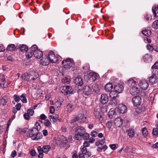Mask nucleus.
Listing matches in <instances>:
<instances>
[{"label":"nucleus","instance_id":"nucleus-61","mask_svg":"<svg viewBox=\"0 0 158 158\" xmlns=\"http://www.w3.org/2000/svg\"><path fill=\"white\" fill-rule=\"evenodd\" d=\"M89 144L88 142L85 141L83 143L84 147L86 148L87 147H89Z\"/></svg>","mask_w":158,"mask_h":158},{"label":"nucleus","instance_id":"nucleus-47","mask_svg":"<svg viewBox=\"0 0 158 158\" xmlns=\"http://www.w3.org/2000/svg\"><path fill=\"white\" fill-rule=\"evenodd\" d=\"M13 97L15 101L17 102H19L20 100V98L17 95H14Z\"/></svg>","mask_w":158,"mask_h":158},{"label":"nucleus","instance_id":"nucleus-50","mask_svg":"<svg viewBox=\"0 0 158 158\" xmlns=\"http://www.w3.org/2000/svg\"><path fill=\"white\" fill-rule=\"evenodd\" d=\"M44 124L46 127H49L51 125V123L48 119H46L44 121Z\"/></svg>","mask_w":158,"mask_h":158},{"label":"nucleus","instance_id":"nucleus-1","mask_svg":"<svg viewBox=\"0 0 158 158\" xmlns=\"http://www.w3.org/2000/svg\"><path fill=\"white\" fill-rule=\"evenodd\" d=\"M27 135L31 137L33 140H37L42 137L41 134L38 132L37 130L35 128L29 130L27 131Z\"/></svg>","mask_w":158,"mask_h":158},{"label":"nucleus","instance_id":"nucleus-58","mask_svg":"<svg viewBox=\"0 0 158 158\" xmlns=\"http://www.w3.org/2000/svg\"><path fill=\"white\" fill-rule=\"evenodd\" d=\"M82 153L85 154L87 152V150L86 148L85 147H83L81 149Z\"/></svg>","mask_w":158,"mask_h":158},{"label":"nucleus","instance_id":"nucleus-17","mask_svg":"<svg viewBox=\"0 0 158 158\" xmlns=\"http://www.w3.org/2000/svg\"><path fill=\"white\" fill-rule=\"evenodd\" d=\"M130 92L131 94L132 95H134L139 93V90L137 87L133 86L130 89Z\"/></svg>","mask_w":158,"mask_h":158},{"label":"nucleus","instance_id":"nucleus-53","mask_svg":"<svg viewBox=\"0 0 158 158\" xmlns=\"http://www.w3.org/2000/svg\"><path fill=\"white\" fill-rule=\"evenodd\" d=\"M147 48L150 52H152L154 49V47L151 45L148 44L147 45Z\"/></svg>","mask_w":158,"mask_h":158},{"label":"nucleus","instance_id":"nucleus-54","mask_svg":"<svg viewBox=\"0 0 158 158\" xmlns=\"http://www.w3.org/2000/svg\"><path fill=\"white\" fill-rule=\"evenodd\" d=\"M112 122L111 121H109L106 124V127L108 128H110L112 126Z\"/></svg>","mask_w":158,"mask_h":158},{"label":"nucleus","instance_id":"nucleus-9","mask_svg":"<svg viewBox=\"0 0 158 158\" xmlns=\"http://www.w3.org/2000/svg\"><path fill=\"white\" fill-rule=\"evenodd\" d=\"M154 72V70L152 72L153 73L152 75L150 77L149 79V82L152 84H154L156 83L158 81V77L156 75V74Z\"/></svg>","mask_w":158,"mask_h":158},{"label":"nucleus","instance_id":"nucleus-44","mask_svg":"<svg viewBox=\"0 0 158 158\" xmlns=\"http://www.w3.org/2000/svg\"><path fill=\"white\" fill-rule=\"evenodd\" d=\"M111 103L112 105L115 106L118 103V102L115 98H112L111 100Z\"/></svg>","mask_w":158,"mask_h":158},{"label":"nucleus","instance_id":"nucleus-46","mask_svg":"<svg viewBox=\"0 0 158 158\" xmlns=\"http://www.w3.org/2000/svg\"><path fill=\"white\" fill-rule=\"evenodd\" d=\"M49 118L52 122L55 123L57 121L56 119L55 118V117H54V116L53 115H50L49 117Z\"/></svg>","mask_w":158,"mask_h":158},{"label":"nucleus","instance_id":"nucleus-56","mask_svg":"<svg viewBox=\"0 0 158 158\" xmlns=\"http://www.w3.org/2000/svg\"><path fill=\"white\" fill-rule=\"evenodd\" d=\"M55 111L54 107L52 106H50V112L51 114H53Z\"/></svg>","mask_w":158,"mask_h":158},{"label":"nucleus","instance_id":"nucleus-35","mask_svg":"<svg viewBox=\"0 0 158 158\" xmlns=\"http://www.w3.org/2000/svg\"><path fill=\"white\" fill-rule=\"evenodd\" d=\"M142 32L143 34L147 36H150L151 33V30L146 29L143 30Z\"/></svg>","mask_w":158,"mask_h":158},{"label":"nucleus","instance_id":"nucleus-16","mask_svg":"<svg viewBox=\"0 0 158 158\" xmlns=\"http://www.w3.org/2000/svg\"><path fill=\"white\" fill-rule=\"evenodd\" d=\"M108 96L105 94H102L100 99V101L102 104H105L108 101Z\"/></svg>","mask_w":158,"mask_h":158},{"label":"nucleus","instance_id":"nucleus-28","mask_svg":"<svg viewBox=\"0 0 158 158\" xmlns=\"http://www.w3.org/2000/svg\"><path fill=\"white\" fill-rule=\"evenodd\" d=\"M118 93L116 91H111L109 94L110 97L112 98H115L117 96Z\"/></svg>","mask_w":158,"mask_h":158},{"label":"nucleus","instance_id":"nucleus-55","mask_svg":"<svg viewBox=\"0 0 158 158\" xmlns=\"http://www.w3.org/2000/svg\"><path fill=\"white\" fill-rule=\"evenodd\" d=\"M98 135V133L95 131H92L91 133V135L92 137H96Z\"/></svg>","mask_w":158,"mask_h":158},{"label":"nucleus","instance_id":"nucleus-38","mask_svg":"<svg viewBox=\"0 0 158 158\" xmlns=\"http://www.w3.org/2000/svg\"><path fill=\"white\" fill-rule=\"evenodd\" d=\"M26 94H24L20 96V100L23 103H26L27 102V100L26 98Z\"/></svg>","mask_w":158,"mask_h":158},{"label":"nucleus","instance_id":"nucleus-10","mask_svg":"<svg viewBox=\"0 0 158 158\" xmlns=\"http://www.w3.org/2000/svg\"><path fill=\"white\" fill-rule=\"evenodd\" d=\"M132 102L134 105L136 106L140 105L141 102V98L140 96H135L132 98Z\"/></svg>","mask_w":158,"mask_h":158},{"label":"nucleus","instance_id":"nucleus-29","mask_svg":"<svg viewBox=\"0 0 158 158\" xmlns=\"http://www.w3.org/2000/svg\"><path fill=\"white\" fill-rule=\"evenodd\" d=\"M16 48V46L15 44H11L8 45L6 48V50L9 51H13Z\"/></svg>","mask_w":158,"mask_h":158},{"label":"nucleus","instance_id":"nucleus-41","mask_svg":"<svg viewBox=\"0 0 158 158\" xmlns=\"http://www.w3.org/2000/svg\"><path fill=\"white\" fill-rule=\"evenodd\" d=\"M94 114H98V119L100 123H102L103 120V118L102 117V116L100 114H99V112L98 111H95L94 112Z\"/></svg>","mask_w":158,"mask_h":158},{"label":"nucleus","instance_id":"nucleus-45","mask_svg":"<svg viewBox=\"0 0 158 158\" xmlns=\"http://www.w3.org/2000/svg\"><path fill=\"white\" fill-rule=\"evenodd\" d=\"M143 135L144 137H146L148 135V131L147 129L145 127L143 128L142 130Z\"/></svg>","mask_w":158,"mask_h":158},{"label":"nucleus","instance_id":"nucleus-19","mask_svg":"<svg viewBox=\"0 0 158 158\" xmlns=\"http://www.w3.org/2000/svg\"><path fill=\"white\" fill-rule=\"evenodd\" d=\"M8 102V99L7 97L6 96H4L0 99V104L4 106L6 105Z\"/></svg>","mask_w":158,"mask_h":158},{"label":"nucleus","instance_id":"nucleus-62","mask_svg":"<svg viewBox=\"0 0 158 158\" xmlns=\"http://www.w3.org/2000/svg\"><path fill=\"white\" fill-rule=\"evenodd\" d=\"M5 49L4 46L0 44V52L4 51Z\"/></svg>","mask_w":158,"mask_h":158},{"label":"nucleus","instance_id":"nucleus-25","mask_svg":"<svg viewBox=\"0 0 158 158\" xmlns=\"http://www.w3.org/2000/svg\"><path fill=\"white\" fill-rule=\"evenodd\" d=\"M51 148L50 146L49 145H45L41 148V151L43 152L47 153Z\"/></svg>","mask_w":158,"mask_h":158},{"label":"nucleus","instance_id":"nucleus-26","mask_svg":"<svg viewBox=\"0 0 158 158\" xmlns=\"http://www.w3.org/2000/svg\"><path fill=\"white\" fill-rule=\"evenodd\" d=\"M70 77L67 76L62 79V82L64 84H68L70 82Z\"/></svg>","mask_w":158,"mask_h":158},{"label":"nucleus","instance_id":"nucleus-22","mask_svg":"<svg viewBox=\"0 0 158 158\" xmlns=\"http://www.w3.org/2000/svg\"><path fill=\"white\" fill-rule=\"evenodd\" d=\"M92 89L89 86H86L83 89V91L85 94L88 95L91 92Z\"/></svg>","mask_w":158,"mask_h":158},{"label":"nucleus","instance_id":"nucleus-30","mask_svg":"<svg viewBox=\"0 0 158 158\" xmlns=\"http://www.w3.org/2000/svg\"><path fill=\"white\" fill-rule=\"evenodd\" d=\"M20 51L22 52H25L28 50V47L25 45L22 44L19 47Z\"/></svg>","mask_w":158,"mask_h":158},{"label":"nucleus","instance_id":"nucleus-40","mask_svg":"<svg viewBox=\"0 0 158 158\" xmlns=\"http://www.w3.org/2000/svg\"><path fill=\"white\" fill-rule=\"evenodd\" d=\"M92 90L95 92L98 93L99 91V88L98 85L96 84H94L92 85Z\"/></svg>","mask_w":158,"mask_h":158},{"label":"nucleus","instance_id":"nucleus-23","mask_svg":"<svg viewBox=\"0 0 158 158\" xmlns=\"http://www.w3.org/2000/svg\"><path fill=\"white\" fill-rule=\"evenodd\" d=\"M152 11L156 18L158 17V6H156L153 7L152 8Z\"/></svg>","mask_w":158,"mask_h":158},{"label":"nucleus","instance_id":"nucleus-51","mask_svg":"<svg viewBox=\"0 0 158 158\" xmlns=\"http://www.w3.org/2000/svg\"><path fill=\"white\" fill-rule=\"evenodd\" d=\"M152 132L153 135H158V129L157 128H154Z\"/></svg>","mask_w":158,"mask_h":158},{"label":"nucleus","instance_id":"nucleus-3","mask_svg":"<svg viewBox=\"0 0 158 158\" xmlns=\"http://www.w3.org/2000/svg\"><path fill=\"white\" fill-rule=\"evenodd\" d=\"M50 63H56L59 60L60 56L58 55H55L52 51H49L48 52L47 56Z\"/></svg>","mask_w":158,"mask_h":158},{"label":"nucleus","instance_id":"nucleus-6","mask_svg":"<svg viewBox=\"0 0 158 158\" xmlns=\"http://www.w3.org/2000/svg\"><path fill=\"white\" fill-rule=\"evenodd\" d=\"M86 119V117L84 114H78L77 117H76L72 120V122L78 121L79 123H82L85 122Z\"/></svg>","mask_w":158,"mask_h":158},{"label":"nucleus","instance_id":"nucleus-24","mask_svg":"<svg viewBox=\"0 0 158 158\" xmlns=\"http://www.w3.org/2000/svg\"><path fill=\"white\" fill-rule=\"evenodd\" d=\"M143 60L144 61L147 62H149L152 61V58L151 56L148 54H146L144 56Z\"/></svg>","mask_w":158,"mask_h":158},{"label":"nucleus","instance_id":"nucleus-2","mask_svg":"<svg viewBox=\"0 0 158 158\" xmlns=\"http://www.w3.org/2000/svg\"><path fill=\"white\" fill-rule=\"evenodd\" d=\"M85 130L83 127H77L75 131L76 133L75 136V139L77 140H81L83 139V133Z\"/></svg>","mask_w":158,"mask_h":158},{"label":"nucleus","instance_id":"nucleus-21","mask_svg":"<svg viewBox=\"0 0 158 158\" xmlns=\"http://www.w3.org/2000/svg\"><path fill=\"white\" fill-rule=\"evenodd\" d=\"M75 83L78 86H81L83 84V81L81 78L77 77L75 79Z\"/></svg>","mask_w":158,"mask_h":158},{"label":"nucleus","instance_id":"nucleus-43","mask_svg":"<svg viewBox=\"0 0 158 158\" xmlns=\"http://www.w3.org/2000/svg\"><path fill=\"white\" fill-rule=\"evenodd\" d=\"M158 61H156L152 66V69H155V71H157L158 73Z\"/></svg>","mask_w":158,"mask_h":158},{"label":"nucleus","instance_id":"nucleus-12","mask_svg":"<svg viewBox=\"0 0 158 158\" xmlns=\"http://www.w3.org/2000/svg\"><path fill=\"white\" fill-rule=\"evenodd\" d=\"M123 88L124 84L122 83L118 84L114 87V90L118 93H121L123 91Z\"/></svg>","mask_w":158,"mask_h":158},{"label":"nucleus","instance_id":"nucleus-42","mask_svg":"<svg viewBox=\"0 0 158 158\" xmlns=\"http://www.w3.org/2000/svg\"><path fill=\"white\" fill-rule=\"evenodd\" d=\"M152 27L155 29H158V20H156L153 23Z\"/></svg>","mask_w":158,"mask_h":158},{"label":"nucleus","instance_id":"nucleus-48","mask_svg":"<svg viewBox=\"0 0 158 158\" xmlns=\"http://www.w3.org/2000/svg\"><path fill=\"white\" fill-rule=\"evenodd\" d=\"M89 135L86 133H83V138L84 139L88 140L89 139Z\"/></svg>","mask_w":158,"mask_h":158},{"label":"nucleus","instance_id":"nucleus-7","mask_svg":"<svg viewBox=\"0 0 158 158\" xmlns=\"http://www.w3.org/2000/svg\"><path fill=\"white\" fill-rule=\"evenodd\" d=\"M105 142V139H102L101 141L98 142H96L95 144L98 147V150L99 151L100 150H103L105 151L106 149L107 148V147L106 145H103L102 144L104 143Z\"/></svg>","mask_w":158,"mask_h":158},{"label":"nucleus","instance_id":"nucleus-39","mask_svg":"<svg viewBox=\"0 0 158 158\" xmlns=\"http://www.w3.org/2000/svg\"><path fill=\"white\" fill-rule=\"evenodd\" d=\"M115 114V111L113 110H110L108 113V116L110 118H112Z\"/></svg>","mask_w":158,"mask_h":158},{"label":"nucleus","instance_id":"nucleus-33","mask_svg":"<svg viewBox=\"0 0 158 158\" xmlns=\"http://www.w3.org/2000/svg\"><path fill=\"white\" fill-rule=\"evenodd\" d=\"M67 111L69 113L71 112L74 109L73 105L70 103H68L67 106Z\"/></svg>","mask_w":158,"mask_h":158},{"label":"nucleus","instance_id":"nucleus-11","mask_svg":"<svg viewBox=\"0 0 158 158\" xmlns=\"http://www.w3.org/2000/svg\"><path fill=\"white\" fill-rule=\"evenodd\" d=\"M50 63V62L46 56L43 57L40 61V64L44 66L48 65Z\"/></svg>","mask_w":158,"mask_h":158},{"label":"nucleus","instance_id":"nucleus-52","mask_svg":"<svg viewBox=\"0 0 158 158\" xmlns=\"http://www.w3.org/2000/svg\"><path fill=\"white\" fill-rule=\"evenodd\" d=\"M89 75L92 76V79L93 81H95L96 80V77L97 74L95 73H90Z\"/></svg>","mask_w":158,"mask_h":158},{"label":"nucleus","instance_id":"nucleus-20","mask_svg":"<svg viewBox=\"0 0 158 158\" xmlns=\"http://www.w3.org/2000/svg\"><path fill=\"white\" fill-rule=\"evenodd\" d=\"M21 78L22 80L29 81L30 80L29 73H24L21 76Z\"/></svg>","mask_w":158,"mask_h":158},{"label":"nucleus","instance_id":"nucleus-4","mask_svg":"<svg viewBox=\"0 0 158 158\" xmlns=\"http://www.w3.org/2000/svg\"><path fill=\"white\" fill-rule=\"evenodd\" d=\"M31 51H33V54L35 57L37 59L40 58L43 56L42 51L38 49L36 45H32L31 47Z\"/></svg>","mask_w":158,"mask_h":158},{"label":"nucleus","instance_id":"nucleus-34","mask_svg":"<svg viewBox=\"0 0 158 158\" xmlns=\"http://www.w3.org/2000/svg\"><path fill=\"white\" fill-rule=\"evenodd\" d=\"M65 139H64V141L65 140L66 142L64 141L62 143V145L63 147H66V149H67L69 148L70 147V145L69 144V143H70L68 140L66 139V138H64Z\"/></svg>","mask_w":158,"mask_h":158},{"label":"nucleus","instance_id":"nucleus-14","mask_svg":"<svg viewBox=\"0 0 158 158\" xmlns=\"http://www.w3.org/2000/svg\"><path fill=\"white\" fill-rule=\"evenodd\" d=\"M29 74L31 81H34L39 77L38 73L34 71H31Z\"/></svg>","mask_w":158,"mask_h":158},{"label":"nucleus","instance_id":"nucleus-59","mask_svg":"<svg viewBox=\"0 0 158 158\" xmlns=\"http://www.w3.org/2000/svg\"><path fill=\"white\" fill-rule=\"evenodd\" d=\"M109 146L110 148L113 150H114L116 149V145L115 144H110Z\"/></svg>","mask_w":158,"mask_h":158},{"label":"nucleus","instance_id":"nucleus-37","mask_svg":"<svg viewBox=\"0 0 158 158\" xmlns=\"http://www.w3.org/2000/svg\"><path fill=\"white\" fill-rule=\"evenodd\" d=\"M127 133L129 137H133L135 135L134 130L132 129H129L127 131Z\"/></svg>","mask_w":158,"mask_h":158},{"label":"nucleus","instance_id":"nucleus-32","mask_svg":"<svg viewBox=\"0 0 158 158\" xmlns=\"http://www.w3.org/2000/svg\"><path fill=\"white\" fill-rule=\"evenodd\" d=\"M113 88V85L111 83H107L105 86V89L107 92L110 91Z\"/></svg>","mask_w":158,"mask_h":158},{"label":"nucleus","instance_id":"nucleus-36","mask_svg":"<svg viewBox=\"0 0 158 158\" xmlns=\"http://www.w3.org/2000/svg\"><path fill=\"white\" fill-rule=\"evenodd\" d=\"M41 147L40 146H39L37 148V150L39 153L38 155L39 158H42L44 156L43 152L41 151Z\"/></svg>","mask_w":158,"mask_h":158},{"label":"nucleus","instance_id":"nucleus-31","mask_svg":"<svg viewBox=\"0 0 158 158\" xmlns=\"http://www.w3.org/2000/svg\"><path fill=\"white\" fill-rule=\"evenodd\" d=\"M33 51H31V48L26 53V56L27 58L29 59L33 55Z\"/></svg>","mask_w":158,"mask_h":158},{"label":"nucleus","instance_id":"nucleus-63","mask_svg":"<svg viewBox=\"0 0 158 158\" xmlns=\"http://www.w3.org/2000/svg\"><path fill=\"white\" fill-rule=\"evenodd\" d=\"M29 115L25 113L23 115L24 117L25 118L26 120H28L29 119Z\"/></svg>","mask_w":158,"mask_h":158},{"label":"nucleus","instance_id":"nucleus-60","mask_svg":"<svg viewBox=\"0 0 158 158\" xmlns=\"http://www.w3.org/2000/svg\"><path fill=\"white\" fill-rule=\"evenodd\" d=\"M145 18L147 21H148L149 19H151L152 18V16L150 15H147Z\"/></svg>","mask_w":158,"mask_h":158},{"label":"nucleus","instance_id":"nucleus-57","mask_svg":"<svg viewBox=\"0 0 158 158\" xmlns=\"http://www.w3.org/2000/svg\"><path fill=\"white\" fill-rule=\"evenodd\" d=\"M21 104L20 103H18L15 105L16 108L17 110H20L21 107Z\"/></svg>","mask_w":158,"mask_h":158},{"label":"nucleus","instance_id":"nucleus-13","mask_svg":"<svg viewBox=\"0 0 158 158\" xmlns=\"http://www.w3.org/2000/svg\"><path fill=\"white\" fill-rule=\"evenodd\" d=\"M139 85L143 89H146L148 86V82L145 80L141 81L139 83Z\"/></svg>","mask_w":158,"mask_h":158},{"label":"nucleus","instance_id":"nucleus-64","mask_svg":"<svg viewBox=\"0 0 158 158\" xmlns=\"http://www.w3.org/2000/svg\"><path fill=\"white\" fill-rule=\"evenodd\" d=\"M144 41L145 43H151V40L150 39L147 38H146L144 39Z\"/></svg>","mask_w":158,"mask_h":158},{"label":"nucleus","instance_id":"nucleus-8","mask_svg":"<svg viewBox=\"0 0 158 158\" xmlns=\"http://www.w3.org/2000/svg\"><path fill=\"white\" fill-rule=\"evenodd\" d=\"M61 92L65 95H68L72 94L73 90L72 87L69 86H64L62 87Z\"/></svg>","mask_w":158,"mask_h":158},{"label":"nucleus","instance_id":"nucleus-18","mask_svg":"<svg viewBox=\"0 0 158 158\" xmlns=\"http://www.w3.org/2000/svg\"><path fill=\"white\" fill-rule=\"evenodd\" d=\"M123 119L120 118H116L114 121V123L116 126L120 127L123 124Z\"/></svg>","mask_w":158,"mask_h":158},{"label":"nucleus","instance_id":"nucleus-49","mask_svg":"<svg viewBox=\"0 0 158 158\" xmlns=\"http://www.w3.org/2000/svg\"><path fill=\"white\" fill-rule=\"evenodd\" d=\"M27 113L30 115L32 116L34 113V111L32 109H29L27 111Z\"/></svg>","mask_w":158,"mask_h":158},{"label":"nucleus","instance_id":"nucleus-15","mask_svg":"<svg viewBox=\"0 0 158 158\" xmlns=\"http://www.w3.org/2000/svg\"><path fill=\"white\" fill-rule=\"evenodd\" d=\"M118 109L119 112L122 114L125 113L127 110L126 106L123 104L119 105Z\"/></svg>","mask_w":158,"mask_h":158},{"label":"nucleus","instance_id":"nucleus-27","mask_svg":"<svg viewBox=\"0 0 158 158\" xmlns=\"http://www.w3.org/2000/svg\"><path fill=\"white\" fill-rule=\"evenodd\" d=\"M126 83L129 86H133L135 85L136 83V81H134L132 79L130 78L128 81L126 82Z\"/></svg>","mask_w":158,"mask_h":158},{"label":"nucleus","instance_id":"nucleus-5","mask_svg":"<svg viewBox=\"0 0 158 158\" xmlns=\"http://www.w3.org/2000/svg\"><path fill=\"white\" fill-rule=\"evenodd\" d=\"M62 63L65 68H70L73 66L74 64L73 61L70 59H67L64 60L62 62Z\"/></svg>","mask_w":158,"mask_h":158}]
</instances>
